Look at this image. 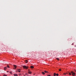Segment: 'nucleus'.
<instances>
[{
  "label": "nucleus",
  "instance_id": "1",
  "mask_svg": "<svg viewBox=\"0 0 76 76\" xmlns=\"http://www.w3.org/2000/svg\"><path fill=\"white\" fill-rule=\"evenodd\" d=\"M23 69H28V66H26L24 65L23 66Z\"/></svg>",
  "mask_w": 76,
  "mask_h": 76
},
{
  "label": "nucleus",
  "instance_id": "2",
  "mask_svg": "<svg viewBox=\"0 0 76 76\" xmlns=\"http://www.w3.org/2000/svg\"><path fill=\"white\" fill-rule=\"evenodd\" d=\"M71 73H72V75L73 76H75V75H76V74L75 73L73 72L72 71L71 72Z\"/></svg>",
  "mask_w": 76,
  "mask_h": 76
},
{
  "label": "nucleus",
  "instance_id": "3",
  "mask_svg": "<svg viewBox=\"0 0 76 76\" xmlns=\"http://www.w3.org/2000/svg\"><path fill=\"white\" fill-rule=\"evenodd\" d=\"M17 71H18V72H20V69H18Z\"/></svg>",
  "mask_w": 76,
  "mask_h": 76
},
{
  "label": "nucleus",
  "instance_id": "4",
  "mask_svg": "<svg viewBox=\"0 0 76 76\" xmlns=\"http://www.w3.org/2000/svg\"><path fill=\"white\" fill-rule=\"evenodd\" d=\"M13 66H14V67L15 68V69H16V67H17L16 65H14Z\"/></svg>",
  "mask_w": 76,
  "mask_h": 76
},
{
  "label": "nucleus",
  "instance_id": "5",
  "mask_svg": "<svg viewBox=\"0 0 76 76\" xmlns=\"http://www.w3.org/2000/svg\"><path fill=\"white\" fill-rule=\"evenodd\" d=\"M53 76H56V73H54L53 74Z\"/></svg>",
  "mask_w": 76,
  "mask_h": 76
},
{
  "label": "nucleus",
  "instance_id": "6",
  "mask_svg": "<svg viewBox=\"0 0 76 76\" xmlns=\"http://www.w3.org/2000/svg\"><path fill=\"white\" fill-rule=\"evenodd\" d=\"M25 62L26 63H28V60H26L25 61Z\"/></svg>",
  "mask_w": 76,
  "mask_h": 76
},
{
  "label": "nucleus",
  "instance_id": "7",
  "mask_svg": "<svg viewBox=\"0 0 76 76\" xmlns=\"http://www.w3.org/2000/svg\"><path fill=\"white\" fill-rule=\"evenodd\" d=\"M14 76H18V75H17L16 74H14Z\"/></svg>",
  "mask_w": 76,
  "mask_h": 76
},
{
  "label": "nucleus",
  "instance_id": "8",
  "mask_svg": "<svg viewBox=\"0 0 76 76\" xmlns=\"http://www.w3.org/2000/svg\"><path fill=\"white\" fill-rule=\"evenodd\" d=\"M6 69H7V67H4V70H6Z\"/></svg>",
  "mask_w": 76,
  "mask_h": 76
},
{
  "label": "nucleus",
  "instance_id": "9",
  "mask_svg": "<svg viewBox=\"0 0 76 76\" xmlns=\"http://www.w3.org/2000/svg\"><path fill=\"white\" fill-rule=\"evenodd\" d=\"M31 69H33V68H34V67L33 66H31Z\"/></svg>",
  "mask_w": 76,
  "mask_h": 76
},
{
  "label": "nucleus",
  "instance_id": "10",
  "mask_svg": "<svg viewBox=\"0 0 76 76\" xmlns=\"http://www.w3.org/2000/svg\"><path fill=\"white\" fill-rule=\"evenodd\" d=\"M42 73L43 74V75H45V73L44 72H42Z\"/></svg>",
  "mask_w": 76,
  "mask_h": 76
},
{
  "label": "nucleus",
  "instance_id": "11",
  "mask_svg": "<svg viewBox=\"0 0 76 76\" xmlns=\"http://www.w3.org/2000/svg\"><path fill=\"white\" fill-rule=\"evenodd\" d=\"M45 73H48V72L46 71H44Z\"/></svg>",
  "mask_w": 76,
  "mask_h": 76
},
{
  "label": "nucleus",
  "instance_id": "12",
  "mask_svg": "<svg viewBox=\"0 0 76 76\" xmlns=\"http://www.w3.org/2000/svg\"><path fill=\"white\" fill-rule=\"evenodd\" d=\"M7 67H8V68H10V67L8 65H7Z\"/></svg>",
  "mask_w": 76,
  "mask_h": 76
},
{
  "label": "nucleus",
  "instance_id": "13",
  "mask_svg": "<svg viewBox=\"0 0 76 76\" xmlns=\"http://www.w3.org/2000/svg\"><path fill=\"white\" fill-rule=\"evenodd\" d=\"M28 73H29V74H31V72H28Z\"/></svg>",
  "mask_w": 76,
  "mask_h": 76
},
{
  "label": "nucleus",
  "instance_id": "14",
  "mask_svg": "<svg viewBox=\"0 0 76 76\" xmlns=\"http://www.w3.org/2000/svg\"><path fill=\"white\" fill-rule=\"evenodd\" d=\"M59 71H60V72H61V69H59Z\"/></svg>",
  "mask_w": 76,
  "mask_h": 76
},
{
  "label": "nucleus",
  "instance_id": "15",
  "mask_svg": "<svg viewBox=\"0 0 76 76\" xmlns=\"http://www.w3.org/2000/svg\"><path fill=\"white\" fill-rule=\"evenodd\" d=\"M69 75H72V74H71V73H70V72H69Z\"/></svg>",
  "mask_w": 76,
  "mask_h": 76
},
{
  "label": "nucleus",
  "instance_id": "16",
  "mask_svg": "<svg viewBox=\"0 0 76 76\" xmlns=\"http://www.w3.org/2000/svg\"><path fill=\"white\" fill-rule=\"evenodd\" d=\"M10 74H12V72H10Z\"/></svg>",
  "mask_w": 76,
  "mask_h": 76
},
{
  "label": "nucleus",
  "instance_id": "17",
  "mask_svg": "<svg viewBox=\"0 0 76 76\" xmlns=\"http://www.w3.org/2000/svg\"><path fill=\"white\" fill-rule=\"evenodd\" d=\"M56 76H58V74H56Z\"/></svg>",
  "mask_w": 76,
  "mask_h": 76
},
{
  "label": "nucleus",
  "instance_id": "18",
  "mask_svg": "<svg viewBox=\"0 0 76 76\" xmlns=\"http://www.w3.org/2000/svg\"><path fill=\"white\" fill-rule=\"evenodd\" d=\"M56 59L57 60H59V59L58 58H57Z\"/></svg>",
  "mask_w": 76,
  "mask_h": 76
},
{
  "label": "nucleus",
  "instance_id": "19",
  "mask_svg": "<svg viewBox=\"0 0 76 76\" xmlns=\"http://www.w3.org/2000/svg\"><path fill=\"white\" fill-rule=\"evenodd\" d=\"M64 75H66V74L65 73H64Z\"/></svg>",
  "mask_w": 76,
  "mask_h": 76
},
{
  "label": "nucleus",
  "instance_id": "20",
  "mask_svg": "<svg viewBox=\"0 0 76 76\" xmlns=\"http://www.w3.org/2000/svg\"><path fill=\"white\" fill-rule=\"evenodd\" d=\"M4 76H7V75H4Z\"/></svg>",
  "mask_w": 76,
  "mask_h": 76
},
{
  "label": "nucleus",
  "instance_id": "21",
  "mask_svg": "<svg viewBox=\"0 0 76 76\" xmlns=\"http://www.w3.org/2000/svg\"><path fill=\"white\" fill-rule=\"evenodd\" d=\"M25 74H26V75H28V74H27L26 73Z\"/></svg>",
  "mask_w": 76,
  "mask_h": 76
},
{
  "label": "nucleus",
  "instance_id": "22",
  "mask_svg": "<svg viewBox=\"0 0 76 76\" xmlns=\"http://www.w3.org/2000/svg\"><path fill=\"white\" fill-rule=\"evenodd\" d=\"M7 73H9V71H7Z\"/></svg>",
  "mask_w": 76,
  "mask_h": 76
},
{
  "label": "nucleus",
  "instance_id": "23",
  "mask_svg": "<svg viewBox=\"0 0 76 76\" xmlns=\"http://www.w3.org/2000/svg\"><path fill=\"white\" fill-rule=\"evenodd\" d=\"M68 73H67V72L66 73V74H68Z\"/></svg>",
  "mask_w": 76,
  "mask_h": 76
},
{
  "label": "nucleus",
  "instance_id": "24",
  "mask_svg": "<svg viewBox=\"0 0 76 76\" xmlns=\"http://www.w3.org/2000/svg\"><path fill=\"white\" fill-rule=\"evenodd\" d=\"M28 71H30V70L29 69L28 70Z\"/></svg>",
  "mask_w": 76,
  "mask_h": 76
},
{
  "label": "nucleus",
  "instance_id": "25",
  "mask_svg": "<svg viewBox=\"0 0 76 76\" xmlns=\"http://www.w3.org/2000/svg\"><path fill=\"white\" fill-rule=\"evenodd\" d=\"M73 45V43H72V45Z\"/></svg>",
  "mask_w": 76,
  "mask_h": 76
},
{
  "label": "nucleus",
  "instance_id": "26",
  "mask_svg": "<svg viewBox=\"0 0 76 76\" xmlns=\"http://www.w3.org/2000/svg\"><path fill=\"white\" fill-rule=\"evenodd\" d=\"M24 76H25V75H24Z\"/></svg>",
  "mask_w": 76,
  "mask_h": 76
},
{
  "label": "nucleus",
  "instance_id": "27",
  "mask_svg": "<svg viewBox=\"0 0 76 76\" xmlns=\"http://www.w3.org/2000/svg\"><path fill=\"white\" fill-rule=\"evenodd\" d=\"M75 72H76V71H75Z\"/></svg>",
  "mask_w": 76,
  "mask_h": 76
}]
</instances>
